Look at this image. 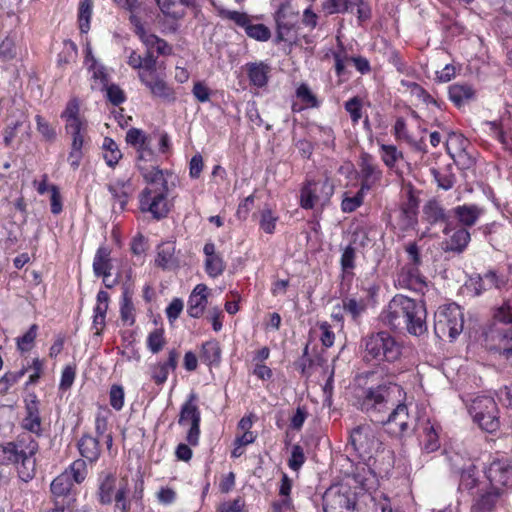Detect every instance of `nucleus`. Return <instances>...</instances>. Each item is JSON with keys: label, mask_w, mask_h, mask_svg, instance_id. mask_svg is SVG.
Listing matches in <instances>:
<instances>
[{"label": "nucleus", "mask_w": 512, "mask_h": 512, "mask_svg": "<svg viewBox=\"0 0 512 512\" xmlns=\"http://www.w3.org/2000/svg\"><path fill=\"white\" fill-rule=\"evenodd\" d=\"M426 314L423 302L397 294L383 310L381 318L392 328L405 325L410 334L420 336L427 331Z\"/></svg>", "instance_id": "obj_1"}, {"label": "nucleus", "mask_w": 512, "mask_h": 512, "mask_svg": "<svg viewBox=\"0 0 512 512\" xmlns=\"http://www.w3.org/2000/svg\"><path fill=\"white\" fill-rule=\"evenodd\" d=\"M137 167L148 184L139 195V209L151 213L155 219L166 217L169 212L168 185L163 170L141 163Z\"/></svg>", "instance_id": "obj_2"}, {"label": "nucleus", "mask_w": 512, "mask_h": 512, "mask_svg": "<svg viewBox=\"0 0 512 512\" xmlns=\"http://www.w3.org/2000/svg\"><path fill=\"white\" fill-rule=\"evenodd\" d=\"M405 400L406 392L400 385L386 382L364 389L357 398V404L363 412L377 420L396 403Z\"/></svg>", "instance_id": "obj_3"}, {"label": "nucleus", "mask_w": 512, "mask_h": 512, "mask_svg": "<svg viewBox=\"0 0 512 512\" xmlns=\"http://www.w3.org/2000/svg\"><path fill=\"white\" fill-rule=\"evenodd\" d=\"M405 401H399L393 406L392 411L387 417L377 419L385 430L396 437L404 436L408 433L415 431L419 422L423 418H417L415 415L410 414Z\"/></svg>", "instance_id": "obj_4"}, {"label": "nucleus", "mask_w": 512, "mask_h": 512, "mask_svg": "<svg viewBox=\"0 0 512 512\" xmlns=\"http://www.w3.org/2000/svg\"><path fill=\"white\" fill-rule=\"evenodd\" d=\"M366 357L377 360L394 362L401 356V345L388 332L381 331L372 334L365 340Z\"/></svg>", "instance_id": "obj_5"}, {"label": "nucleus", "mask_w": 512, "mask_h": 512, "mask_svg": "<svg viewBox=\"0 0 512 512\" xmlns=\"http://www.w3.org/2000/svg\"><path fill=\"white\" fill-rule=\"evenodd\" d=\"M463 324V313L455 303L442 305L435 312L434 331L439 338L455 339L462 332Z\"/></svg>", "instance_id": "obj_6"}, {"label": "nucleus", "mask_w": 512, "mask_h": 512, "mask_svg": "<svg viewBox=\"0 0 512 512\" xmlns=\"http://www.w3.org/2000/svg\"><path fill=\"white\" fill-rule=\"evenodd\" d=\"M469 413L479 427L488 433H494L500 427L499 410L492 397L474 398L469 405Z\"/></svg>", "instance_id": "obj_7"}, {"label": "nucleus", "mask_w": 512, "mask_h": 512, "mask_svg": "<svg viewBox=\"0 0 512 512\" xmlns=\"http://www.w3.org/2000/svg\"><path fill=\"white\" fill-rule=\"evenodd\" d=\"M14 444L21 462L18 466V476L22 481L28 482L35 476L38 443L30 433L24 432L18 435Z\"/></svg>", "instance_id": "obj_8"}, {"label": "nucleus", "mask_w": 512, "mask_h": 512, "mask_svg": "<svg viewBox=\"0 0 512 512\" xmlns=\"http://www.w3.org/2000/svg\"><path fill=\"white\" fill-rule=\"evenodd\" d=\"M322 500L324 512H359L356 493L346 484L330 486Z\"/></svg>", "instance_id": "obj_9"}, {"label": "nucleus", "mask_w": 512, "mask_h": 512, "mask_svg": "<svg viewBox=\"0 0 512 512\" xmlns=\"http://www.w3.org/2000/svg\"><path fill=\"white\" fill-rule=\"evenodd\" d=\"M197 400V395L191 393L182 404L178 418V424L187 428L186 441L191 446H197L200 438L201 412Z\"/></svg>", "instance_id": "obj_10"}, {"label": "nucleus", "mask_w": 512, "mask_h": 512, "mask_svg": "<svg viewBox=\"0 0 512 512\" xmlns=\"http://www.w3.org/2000/svg\"><path fill=\"white\" fill-rule=\"evenodd\" d=\"M274 17L277 25L276 42L297 44L299 38L295 32V26L298 12L293 11L289 1L280 3Z\"/></svg>", "instance_id": "obj_11"}, {"label": "nucleus", "mask_w": 512, "mask_h": 512, "mask_svg": "<svg viewBox=\"0 0 512 512\" xmlns=\"http://www.w3.org/2000/svg\"><path fill=\"white\" fill-rule=\"evenodd\" d=\"M350 442L362 458L371 457L381 446L377 432L370 424H362L354 428L350 433Z\"/></svg>", "instance_id": "obj_12"}, {"label": "nucleus", "mask_w": 512, "mask_h": 512, "mask_svg": "<svg viewBox=\"0 0 512 512\" xmlns=\"http://www.w3.org/2000/svg\"><path fill=\"white\" fill-rule=\"evenodd\" d=\"M333 194V185L329 179L323 181H307L301 189L300 206L313 209L317 204L327 203Z\"/></svg>", "instance_id": "obj_13"}, {"label": "nucleus", "mask_w": 512, "mask_h": 512, "mask_svg": "<svg viewBox=\"0 0 512 512\" xmlns=\"http://www.w3.org/2000/svg\"><path fill=\"white\" fill-rule=\"evenodd\" d=\"M138 78L141 84L148 89L152 97L169 103L176 100L174 89L166 82L165 76L158 71L141 73Z\"/></svg>", "instance_id": "obj_14"}, {"label": "nucleus", "mask_w": 512, "mask_h": 512, "mask_svg": "<svg viewBox=\"0 0 512 512\" xmlns=\"http://www.w3.org/2000/svg\"><path fill=\"white\" fill-rule=\"evenodd\" d=\"M359 178L361 180L360 188L362 191L368 192L381 185L383 179V171L375 162L372 155L362 153L358 162Z\"/></svg>", "instance_id": "obj_15"}, {"label": "nucleus", "mask_w": 512, "mask_h": 512, "mask_svg": "<svg viewBox=\"0 0 512 512\" xmlns=\"http://www.w3.org/2000/svg\"><path fill=\"white\" fill-rule=\"evenodd\" d=\"M491 487L504 490L512 482V465L507 459H494L485 469Z\"/></svg>", "instance_id": "obj_16"}, {"label": "nucleus", "mask_w": 512, "mask_h": 512, "mask_svg": "<svg viewBox=\"0 0 512 512\" xmlns=\"http://www.w3.org/2000/svg\"><path fill=\"white\" fill-rule=\"evenodd\" d=\"M130 23L134 27L135 34L139 37L144 46H157V54L161 56H170L173 54V47L164 39L145 30L140 18L135 13H130Z\"/></svg>", "instance_id": "obj_17"}, {"label": "nucleus", "mask_w": 512, "mask_h": 512, "mask_svg": "<svg viewBox=\"0 0 512 512\" xmlns=\"http://www.w3.org/2000/svg\"><path fill=\"white\" fill-rule=\"evenodd\" d=\"M486 341L495 342L494 344H489V349L499 352L512 365V328L507 330L491 328L486 333Z\"/></svg>", "instance_id": "obj_18"}, {"label": "nucleus", "mask_w": 512, "mask_h": 512, "mask_svg": "<svg viewBox=\"0 0 512 512\" xmlns=\"http://www.w3.org/2000/svg\"><path fill=\"white\" fill-rule=\"evenodd\" d=\"M439 429L440 426L432 423L428 418H423L419 422L415 431L418 434L419 442L424 452L432 453L440 448Z\"/></svg>", "instance_id": "obj_19"}, {"label": "nucleus", "mask_w": 512, "mask_h": 512, "mask_svg": "<svg viewBox=\"0 0 512 512\" xmlns=\"http://www.w3.org/2000/svg\"><path fill=\"white\" fill-rule=\"evenodd\" d=\"M396 282L399 288L408 289L419 294H424L428 287L426 279L419 272V269L412 266H403L397 274Z\"/></svg>", "instance_id": "obj_20"}, {"label": "nucleus", "mask_w": 512, "mask_h": 512, "mask_svg": "<svg viewBox=\"0 0 512 512\" xmlns=\"http://www.w3.org/2000/svg\"><path fill=\"white\" fill-rule=\"evenodd\" d=\"M110 254L111 251L108 247L100 246L93 259V272L95 276L103 278V283L107 288H112L117 283L116 280H113V283H107V278L111 275L113 267Z\"/></svg>", "instance_id": "obj_21"}, {"label": "nucleus", "mask_w": 512, "mask_h": 512, "mask_svg": "<svg viewBox=\"0 0 512 512\" xmlns=\"http://www.w3.org/2000/svg\"><path fill=\"white\" fill-rule=\"evenodd\" d=\"M418 208L419 199L410 187L405 200L400 204V221L404 229L411 228L417 223Z\"/></svg>", "instance_id": "obj_22"}, {"label": "nucleus", "mask_w": 512, "mask_h": 512, "mask_svg": "<svg viewBox=\"0 0 512 512\" xmlns=\"http://www.w3.org/2000/svg\"><path fill=\"white\" fill-rule=\"evenodd\" d=\"M209 288L207 285L197 284L188 298L187 313L192 318H200L208 304Z\"/></svg>", "instance_id": "obj_23"}, {"label": "nucleus", "mask_w": 512, "mask_h": 512, "mask_svg": "<svg viewBox=\"0 0 512 512\" xmlns=\"http://www.w3.org/2000/svg\"><path fill=\"white\" fill-rule=\"evenodd\" d=\"M179 359V352L176 349H171L168 352V359L165 362H157L150 366L151 379L157 385H163L169 375V371H174L177 368Z\"/></svg>", "instance_id": "obj_24"}, {"label": "nucleus", "mask_w": 512, "mask_h": 512, "mask_svg": "<svg viewBox=\"0 0 512 512\" xmlns=\"http://www.w3.org/2000/svg\"><path fill=\"white\" fill-rule=\"evenodd\" d=\"M115 202L119 204L120 210H124L129 199L132 197L135 188L130 178H120L107 186Z\"/></svg>", "instance_id": "obj_25"}, {"label": "nucleus", "mask_w": 512, "mask_h": 512, "mask_svg": "<svg viewBox=\"0 0 512 512\" xmlns=\"http://www.w3.org/2000/svg\"><path fill=\"white\" fill-rule=\"evenodd\" d=\"M443 233L449 235V238L444 242L445 251L461 253L466 249L471 240L469 231L464 227L452 230L447 225Z\"/></svg>", "instance_id": "obj_26"}, {"label": "nucleus", "mask_w": 512, "mask_h": 512, "mask_svg": "<svg viewBox=\"0 0 512 512\" xmlns=\"http://www.w3.org/2000/svg\"><path fill=\"white\" fill-rule=\"evenodd\" d=\"M29 400H26L25 410L26 416L22 420V427L29 433L36 435L41 434V418L39 412V401L36 395H31Z\"/></svg>", "instance_id": "obj_27"}, {"label": "nucleus", "mask_w": 512, "mask_h": 512, "mask_svg": "<svg viewBox=\"0 0 512 512\" xmlns=\"http://www.w3.org/2000/svg\"><path fill=\"white\" fill-rule=\"evenodd\" d=\"M205 255L204 268L207 275L216 278L223 274L225 270V262L222 256L215 251L214 243H206L203 248Z\"/></svg>", "instance_id": "obj_28"}, {"label": "nucleus", "mask_w": 512, "mask_h": 512, "mask_svg": "<svg viewBox=\"0 0 512 512\" xmlns=\"http://www.w3.org/2000/svg\"><path fill=\"white\" fill-rule=\"evenodd\" d=\"M452 465L455 471H457L460 474V482L458 489L460 491H471L474 488L477 487L479 479L476 475V466L472 461H469L464 466H459L456 463V459H451Z\"/></svg>", "instance_id": "obj_29"}, {"label": "nucleus", "mask_w": 512, "mask_h": 512, "mask_svg": "<svg viewBox=\"0 0 512 512\" xmlns=\"http://www.w3.org/2000/svg\"><path fill=\"white\" fill-rule=\"evenodd\" d=\"M483 213L484 209L476 204H463L453 209L454 216L464 228L475 225Z\"/></svg>", "instance_id": "obj_30"}, {"label": "nucleus", "mask_w": 512, "mask_h": 512, "mask_svg": "<svg viewBox=\"0 0 512 512\" xmlns=\"http://www.w3.org/2000/svg\"><path fill=\"white\" fill-rule=\"evenodd\" d=\"M342 310L350 316L354 323H359L361 316L368 308V301L366 298H357L354 296H346L341 300Z\"/></svg>", "instance_id": "obj_31"}, {"label": "nucleus", "mask_w": 512, "mask_h": 512, "mask_svg": "<svg viewBox=\"0 0 512 512\" xmlns=\"http://www.w3.org/2000/svg\"><path fill=\"white\" fill-rule=\"evenodd\" d=\"M504 490L491 487L489 491L481 494L472 505V512H492L499 503Z\"/></svg>", "instance_id": "obj_32"}, {"label": "nucleus", "mask_w": 512, "mask_h": 512, "mask_svg": "<svg viewBox=\"0 0 512 512\" xmlns=\"http://www.w3.org/2000/svg\"><path fill=\"white\" fill-rule=\"evenodd\" d=\"M116 482V477L111 473H107L100 478L97 499L101 505H110L113 502L117 490Z\"/></svg>", "instance_id": "obj_33"}, {"label": "nucleus", "mask_w": 512, "mask_h": 512, "mask_svg": "<svg viewBox=\"0 0 512 512\" xmlns=\"http://www.w3.org/2000/svg\"><path fill=\"white\" fill-rule=\"evenodd\" d=\"M246 72L250 83L256 87H264L268 83L270 67L264 62H252L246 64Z\"/></svg>", "instance_id": "obj_34"}, {"label": "nucleus", "mask_w": 512, "mask_h": 512, "mask_svg": "<svg viewBox=\"0 0 512 512\" xmlns=\"http://www.w3.org/2000/svg\"><path fill=\"white\" fill-rule=\"evenodd\" d=\"M155 263L162 269H173L177 267L178 261L175 256V244L164 242L157 247Z\"/></svg>", "instance_id": "obj_35"}, {"label": "nucleus", "mask_w": 512, "mask_h": 512, "mask_svg": "<svg viewBox=\"0 0 512 512\" xmlns=\"http://www.w3.org/2000/svg\"><path fill=\"white\" fill-rule=\"evenodd\" d=\"M449 99L457 106L461 107L475 96V90L469 84H453L449 87Z\"/></svg>", "instance_id": "obj_36"}, {"label": "nucleus", "mask_w": 512, "mask_h": 512, "mask_svg": "<svg viewBox=\"0 0 512 512\" xmlns=\"http://www.w3.org/2000/svg\"><path fill=\"white\" fill-rule=\"evenodd\" d=\"M379 151L384 165L390 170H394L400 176L401 173L395 170V168L397 163L404 158L403 153L395 145L390 144H380Z\"/></svg>", "instance_id": "obj_37"}, {"label": "nucleus", "mask_w": 512, "mask_h": 512, "mask_svg": "<svg viewBox=\"0 0 512 512\" xmlns=\"http://www.w3.org/2000/svg\"><path fill=\"white\" fill-rule=\"evenodd\" d=\"M80 454L87 460L94 462L100 456V445L97 438L83 435L78 442Z\"/></svg>", "instance_id": "obj_38"}, {"label": "nucleus", "mask_w": 512, "mask_h": 512, "mask_svg": "<svg viewBox=\"0 0 512 512\" xmlns=\"http://www.w3.org/2000/svg\"><path fill=\"white\" fill-rule=\"evenodd\" d=\"M423 217L430 224L447 221L445 209L436 199L429 200L423 206Z\"/></svg>", "instance_id": "obj_39"}, {"label": "nucleus", "mask_w": 512, "mask_h": 512, "mask_svg": "<svg viewBox=\"0 0 512 512\" xmlns=\"http://www.w3.org/2000/svg\"><path fill=\"white\" fill-rule=\"evenodd\" d=\"M79 102L76 98L68 101L65 110L61 114V118L65 120V128H77L78 125L87 124L86 121L79 117Z\"/></svg>", "instance_id": "obj_40"}, {"label": "nucleus", "mask_w": 512, "mask_h": 512, "mask_svg": "<svg viewBox=\"0 0 512 512\" xmlns=\"http://www.w3.org/2000/svg\"><path fill=\"white\" fill-rule=\"evenodd\" d=\"M102 154L106 164L114 168L122 158V152L117 143L109 137H105L102 144Z\"/></svg>", "instance_id": "obj_41"}, {"label": "nucleus", "mask_w": 512, "mask_h": 512, "mask_svg": "<svg viewBox=\"0 0 512 512\" xmlns=\"http://www.w3.org/2000/svg\"><path fill=\"white\" fill-rule=\"evenodd\" d=\"M200 359L207 365L218 364L221 359V349L219 343L215 340L203 343L200 353Z\"/></svg>", "instance_id": "obj_42"}, {"label": "nucleus", "mask_w": 512, "mask_h": 512, "mask_svg": "<svg viewBox=\"0 0 512 512\" xmlns=\"http://www.w3.org/2000/svg\"><path fill=\"white\" fill-rule=\"evenodd\" d=\"M332 57L334 59V69L336 75L341 78L346 75V67L347 64L351 61V57H349L344 45L342 42L338 41V49L332 52Z\"/></svg>", "instance_id": "obj_43"}, {"label": "nucleus", "mask_w": 512, "mask_h": 512, "mask_svg": "<svg viewBox=\"0 0 512 512\" xmlns=\"http://www.w3.org/2000/svg\"><path fill=\"white\" fill-rule=\"evenodd\" d=\"M73 486V480L69 478L68 473H61L52 481L50 490L55 497H62L68 495Z\"/></svg>", "instance_id": "obj_44"}, {"label": "nucleus", "mask_w": 512, "mask_h": 512, "mask_svg": "<svg viewBox=\"0 0 512 512\" xmlns=\"http://www.w3.org/2000/svg\"><path fill=\"white\" fill-rule=\"evenodd\" d=\"M90 69L92 70V78L94 80L92 88L104 91V87L109 84V75L105 67L93 59Z\"/></svg>", "instance_id": "obj_45"}, {"label": "nucleus", "mask_w": 512, "mask_h": 512, "mask_svg": "<svg viewBox=\"0 0 512 512\" xmlns=\"http://www.w3.org/2000/svg\"><path fill=\"white\" fill-rule=\"evenodd\" d=\"M478 287H476V294L479 295L484 290H488L491 288H501L504 285V280L500 278L494 271H488L484 273L479 278V282L477 283Z\"/></svg>", "instance_id": "obj_46"}, {"label": "nucleus", "mask_w": 512, "mask_h": 512, "mask_svg": "<svg viewBox=\"0 0 512 512\" xmlns=\"http://www.w3.org/2000/svg\"><path fill=\"white\" fill-rule=\"evenodd\" d=\"M20 460L17 454V448L15 447L14 441L0 444V464L9 465L14 464L18 469Z\"/></svg>", "instance_id": "obj_47"}, {"label": "nucleus", "mask_w": 512, "mask_h": 512, "mask_svg": "<svg viewBox=\"0 0 512 512\" xmlns=\"http://www.w3.org/2000/svg\"><path fill=\"white\" fill-rule=\"evenodd\" d=\"M156 2L159 9L166 17L178 20L184 16V12L178 0H156Z\"/></svg>", "instance_id": "obj_48"}, {"label": "nucleus", "mask_w": 512, "mask_h": 512, "mask_svg": "<svg viewBox=\"0 0 512 512\" xmlns=\"http://www.w3.org/2000/svg\"><path fill=\"white\" fill-rule=\"evenodd\" d=\"M215 8L219 17L230 20L240 27L245 28L250 22L248 15L244 12L228 10L221 6H215Z\"/></svg>", "instance_id": "obj_49"}, {"label": "nucleus", "mask_w": 512, "mask_h": 512, "mask_svg": "<svg viewBox=\"0 0 512 512\" xmlns=\"http://www.w3.org/2000/svg\"><path fill=\"white\" fill-rule=\"evenodd\" d=\"M129 488L127 484H121L114 495V512H128L130 510V500L128 499Z\"/></svg>", "instance_id": "obj_50"}, {"label": "nucleus", "mask_w": 512, "mask_h": 512, "mask_svg": "<svg viewBox=\"0 0 512 512\" xmlns=\"http://www.w3.org/2000/svg\"><path fill=\"white\" fill-rule=\"evenodd\" d=\"M365 193L366 191H362L361 188L354 196H349L348 193H345L341 202L342 211L345 213L354 212L363 204Z\"/></svg>", "instance_id": "obj_51"}, {"label": "nucleus", "mask_w": 512, "mask_h": 512, "mask_svg": "<svg viewBox=\"0 0 512 512\" xmlns=\"http://www.w3.org/2000/svg\"><path fill=\"white\" fill-rule=\"evenodd\" d=\"M63 473H68L69 478L73 480V483L79 484L86 478V463L82 459H77Z\"/></svg>", "instance_id": "obj_52"}, {"label": "nucleus", "mask_w": 512, "mask_h": 512, "mask_svg": "<svg viewBox=\"0 0 512 512\" xmlns=\"http://www.w3.org/2000/svg\"><path fill=\"white\" fill-rule=\"evenodd\" d=\"M358 3V0H326L323 3V9L328 14L344 13L352 8V4Z\"/></svg>", "instance_id": "obj_53"}, {"label": "nucleus", "mask_w": 512, "mask_h": 512, "mask_svg": "<svg viewBox=\"0 0 512 512\" xmlns=\"http://www.w3.org/2000/svg\"><path fill=\"white\" fill-rule=\"evenodd\" d=\"M316 328L319 331V340L325 348H330L335 342V333L332 330V326L327 321H321L316 324Z\"/></svg>", "instance_id": "obj_54"}, {"label": "nucleus", "mask_w": 512, "mask_h": 512, "mask_svg": "<svg viewBox=\"0 0 512 512\" xmlns=\"http://www.w3.org/2000/svg\"><path fill=\"white\" fill-rule=\"evenodd\" d=\"M166 344L164 331L162 329H154L147 337V348L153 354L159 353Z\"/></svg>", "instance_id": "obj_55"}, {"label": "nucleus", "mask_w": 512, "mask_h": 512, "mask_svg": "<svg viewBox=\"0 0 512 512\" xmlns=\"http://www.w3.org/2000/svg\"><path fill=\"white\" fill-rule=\"evenodd\" d=\"M92 14V3L90 0H83L79 6V26L82 33H87L90 28Z\"/></svg>", "instance_id": "obj_56"}, {"label": "nucleus", "mask_w": 512, "mask_h": 512, "mask_svg": "<svg viewBox=\"0 0 512 512\" xmlns=\"http://www.w3.org/2000/svg\"><path fill=\"white\" fill-rule=\"evenodd\" d=\"M356 251L352 245L346 246L341 255L340 264L344 276L351 273L355 267Z\"/></svg>", "instance_id": "obj_57"}, {"label": "nucleus", "mask_w": 512, "mask_h": 512, "mask_svg": "<svg viewBox=\"0 0 512 512\" xmlns=\"http://www.w3.org/2000/svg\"><path fill=\"white\" fill-rule=\"evenodd\" d=\"M245 32L250 37L257 41H267L271 37V32L264 24H250L245 26Z\"/></svg>", "instance_id": "obj_58"}, {"label": "nucleus", "mask_w": 512, "mask_h": 512, "mask_svg": "<svg viewBox=\"0 0 512 512\" xmlns=\"http://www.w3.org/2000/svg\"><path fill=\"white\" fill-rule=\"evenodd\" d=\"M38 326L32 324L28 331L21 337L17 338V347L20 351L25 352L31 349L33 342L37 337Z\"/></svg>", "instance_id": "obj_59"}, {"label": "nucleus", "mask_w": 512, "mask_h": 512, "mask_svg": "<svg viewBox=\"0 0 512 512\" xmlns=\"http://www.w3.org/2000/svg\"><path fill=\"white\" fill-rule=\"evenodd\" d=\"M278 217L275 216L271 209L265 208L261 211L260 228L267 234H273L276 228Z\"/></svg>", "instance_id": "obj_60"}, {"label": "nucleus", "mask_w": 512, "mask_h": 512, "mask_svg": "<svg viewBox=\"0 0 512 512\" xmlns=\"http://www.w3.org/2000/svg\"><path fill=\"white\" fill-rule=\"evenodd\" d=\"M494 318L501 323H512V298L505 300L494 312Z\"/></svg>", "instance_id": "obj_61"}, {"label": "nucleus", "mask_w": 512, "mask_h": 512, "mask_svg": "<svg viewBox=\"0 0 512 512\" xmlns=\"http://www.w3.org/2000/svg\"><path fill=\"white\" fill-rule=\"evenodd\" d=\"M306 457L303 448L295 444L291 449V456L288 460V466L293 471H298L305 463Z\"/></svg>", "instance_id": "obj_62"}, {"label": "nucleus", "mask_w": 512, "mask_h": 512, "mask_svg": "<svg viewBox=\"0 0 512 512\" xmlns=\"http://www.w3.org/2000/svg\"><path fill=\"white\" fill-rule=\"evenodd\" d=\"M125 393L121 385L114 384L111 386L109 391V402L110 405L119 411L124 406Z\"/></svg>", "instance_id": "obj_63"}, {"label": "nucleus", "mask_w": 512, "mask_h": 512, "mask_svg": "<svg viewBox=\"0 0 512 512\" xmlns=\"http://www.w3.org/2000/svg\"><path fill=\"white\" fill-rule=\"evenodd\" d=\"M217 512H248L245 500L237 497L232 501H225L217 507Z\"/></svg>", "instance_id": "obj_64"}]
</instances>
